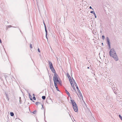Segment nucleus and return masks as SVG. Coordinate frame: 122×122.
Listing matches in <instances>:
<instances>
[{"mask_svg": "<svg viewBox=\"0 0 122 122\" xmlns=\"http://www.w3.org/2000/svg\"><path fill=\"white\" fill-rule=\"evenodd\" d=\"M29 97H30V100H32V99L31 96H30V95L29 96Z\"/></svg>", "mask_w": 122, "mask_h": 122, "instance_id": "ddd939ff", "label": "nucleus"}, {"mask_svg": "<svg viewBox=\"0 0 122 122\" xmlns=\"http://www.w3.org/2000/svg\"><path fill=\"white\" fill-rule=\"evenodd\" d=\"M69 81L71 84V85L72 86L73 89L74 90L76 91V89L75 87H74V84L71 79H70V80H69Z\"/></svg>", "mask_w": 122, "mask_h": 122, "instance_id": "423d86ee", "label": "nucleus"}, {"mask_svg": "<svg viewBox=\"0 0 122 122\" xmlns=\"http://www.w3.org/2000/svg\"><path fill=\"white\" fill-rule=\"evenodd\" d=\"M41 104V106H42V107H43V105L42 104Z\"/></svg>", "mask_w": 122, "mask_h": 122, "instance_id": "393cba45", "label": "nucleus"}, {"mask_svg": "<svg viewBox=\"0 0 122 122\" xmlns=\"http://www.w3.org/2000/svg\"><path fill=\"white\" fill-rule=\"evenodd\" d=\"M10 114L11 116H13L14 115V113L12 112H11L10 113Z\"/></svg>", "mask_w": 122, "mask_h": 122, "instance_id": "9d476101", "label": "nucleus"}, {"mask_svg": "<svg viewBox=\"0 0 122 122\" xmlns=\"http://www.w3.org/2000/svg\"><path fill=\"white\" fill-rule=\"evenodd\" d=\"M87 68H88V69H89V67H87Z\"/></svg>", "mask_w": 122, "mask_h": 122, "instance_id": "bb28decb", "label": "nucleus"}, {"mask_svg": "<svg viewBox=\"0 0 122 122\" xmlns=\"http://www.w3.org/2000/svg\"><path fill=\"white\" fill-rule=\"evenodd\" d=\"M119 117H120V118L121 120H122V117L120 115H119Z\"/></svg>", "mask_w": 122, "mask_h": 122, "instance_id": "4468645a", "label": "nucleus"}, {"mask_svg": "<svg viewBox=\"0 0 122 122\" xmlns=\"http://www.w3.org/2000/svg\"><path fill=\"white\" fill-rule=\"evenodd\" d=\"M49 67L50 69L53 73H55V71L54 67H53L52 63L50 61H49Z\"/></svg>", "mask_w": 122, "mask_h": 122, "instance_id": "39448f33", "label": "nucleus"}, {"mask_svg": "<svg viewBox=\"0 0 122 122\" xmlns=\"http://www.w3.org/2000/svg\"><path fill=\"white\" fill-rule=\"evenodd\" d=\"M90 12L92 13H93L94 14V13H95V12H94L93 11H91Z\"/></svg>", "mask_w": 122, "mask_h": 122, "instance_id": "aec40b11", "label": "nucleus"}, {"mask_svg": "<svg viewBox=\"0 0 122 122\" xmlns=\"http://www.w3.org/2000/svg\"><path fill=\"white\" fill-rule=\"evenodd\" d=\"M67 76L69 79V81L70 80V79H71V77L67 73Z\"/></svg>", "mask_w": 122, "mask_h": 122, "instance_id": "0eeeda50", "label": "nucleus"}, {"mask_svg": "<svg viewBox=\"0 0 122 122\" xmlns=\"http://www.w3.org/2000/svg\"><path fill=\"white\" fill-rule=\"evenodd\" d=\"M54 76L53 77L54 83H57V84L61 83V82L58 78V76L55 73Z\"/></svg>", "mask_w": 122, "mask_h": 122, "instance_id": "f03ea898", "label": "nucleus"}, {"mask_svg": "<svg viewBox=\"0 0 122 122\" xmlns=\"http://www.w3.org/2000/svg\"><path fill=\"white\" fill-rule=\"evenodd\" d=\"M56 90H57V91H59V89H58V87H56Z\"/></svg>", "mask_w": 122, "mask_h": 122, "instance_id": "6ab92c4d", "label": "nucleus"}, {"mask_svg": "<svg viewBox=\"0 0 122 122\" xmlns=\"http://www.w3.org/2000/svg\"><path fill=\"white\" fill-rule=\"evenodd\" d=\"M42 98L43 99H45L46 98V97L45 96H43L42 97Z\"/></svg>", "mask_w": 122, "mask_h": 122, "instance_id": "f8f14e48", "label": "nucleus"}, {"mask_svg": "<svg viewBox=\"0 0 122 122\" xmlns=\"http://www.w3.org/2000/svg\"><path fill=\"white\" fill-rule=\"evenodd\" d=\"M71 102L73 105V108L75 112H77L78 111L77 106L76 103L73 100H71Z\"/></svg>", "mask_w": 122, "mask_h": 122, "instance_id": "7ed1b4c3", "label": "nucleus"}, {"mask_svg": "<svg viewBox=\"0 0 122 122\" xmlns=\"http://www.w3.org/2000/svg\"><path fill=\"white\" fill-rule=\"evenodd\" d=\"M41 104V103L40 102H37L36 103V105L37 106L39 104Z\"/></svg>", "mask_w": 122, "mask_h": 122, "instance_id": "1a4fd4ad", "label": "nucleus"}, {"mask_svg": "<svg viewBox=\"0 0 122 122\" xmlns=\"http://www.w3.org/2000/svg\"><path fill=\"white\" fill-rule=\"evenodd\" d=\"M36 111H33V113L34 114H35V113H36Z\"/></svg>", "mask_w": 122, "mask_h": 122, "instance_id": "5701e85b", "label": "nucleus"}, {"mask_svg": "<svg viewBox=\"0 0 122 122\" xmlns=\"http://www.w3.org/2000/svg\"><path fill=\"white\" fill-rule=\"evenodd\" d=\"M30 48L31 49H32V45L31 44H30Z\"/></svg>", "mask_w": 122, "mask_h": 122, "instance_id": "2eb2a0df", "label": "nucleus"}, {"mask_svg": "<svg viewBox=\"0 0 122 122\" xmlns=\"http://www.w3.org/2000/svg\"><path fill=\"white\" fill-rule=\"evenodd\" d=\"M89 8H90V9H92L93 10V9H92V7H91V6H90V7H89Z\"/></svg>", "mask_w": 122, "mask_h": 122, "instance_id": "b1692460", "label": "nucleus"}, {"mask_svg": "<svg viewBox=\"0 0 122 122\" xmlns=\"http://www.w3.org/2000/svg\"><path fill=\"white\" fill-rule=\"evenodd\" d=\"M54 83V84H55V86L56 88L57 87V83Z\"/></svg>", "mask_w": 122, "mask_h": 122, "instance_id": "9b49d317", "label": "nucleus"}, {"mask_svg": "<svg viewBox=\"0 0 122 122\" xmlns=\"http://www.w3.org/2000/svg\"><path fill=\"white\" fill-rule=\"evenodd\" d=\"M74 84H75V85L76 86H76H77L76 84V83H74Z\"/></svg>", "mask_w": 122, "mask_h": 122, "instance_id": "412c9836", "label": "nucleus"}, {"mask_svg": "<svg viewBox=\"0 0 122 122\" xmlns=\"http://www.w3.org/2000/svg\"><path fill=\"white\" fill-rule=\"evenodd\" d=\"M45 30H46V33L47 32V30H46V29H45Z\"/></svg>", "mask_w": 122, "mask_h": 122, "instance_id": "a878e982", "label": "nucleus"}, {"mask_svg": "<svg viewBox=\"0 0 122 122\" xmlns=\"http://www.w3.org/2000/svg\"><path fill=\"white\" fill-rule=\"evenodd\" d=\"M76 88L78 92V93H77V94L78 96V97H79L81 100V99L83 100L82 95L78 86H76Z\"/></svg>", "mask_w": 122, "mask_h": 122, "instance_id": "20e7f679", "label": "nucleus"}, {"mask_svg": "<svg viewBox=\"0 0 122 122\" xmlns=\"http://www.w3.org/2000/svg\"><path fill=\"white\" fill-rule=\"evenodd\" d=\"M109 54L116 61L118 60L117 56L115 51L113 49H111L109 52Z\"/></svg>", "mask_w": 122, "mask_h": 122, "instance_id": "f257e3e1", "label": "nucleus"}, {"mask_svg": "<svg viewBox=\"0 0 122 122\" xmlns=\"http://www.w3.org/2000/svg\"><path fill=\"white\" fill-rule=\"evenodd\" d=\"M94 15L95 16V18H96L97 17V16L95 14V13H94Z\"/></svg>", "mask_w": 122, "mask_h": 122, "instance_id": "dca6fc26", "label": "nucleus"}, {"mask_svg": "<svg viewBox=\"0 0 122 122\" xmlns=\"http://www.w3.org/2000/svg\"><path fill=\"white\" fill-rule=\"evenodd\" d=\"M102 37L103 39H104L105 37L104 36H102Z\"/></svg>", "mask_w": 122, "mask_h": 122, "instance_id": "a211bd4d", "label": "nucleus"}, {"mask_svg": "<svg viewBox=\"0 0 122 122\" xmlns=\"http://www.w3.org/2000/svg\"><path fill=\"white\" fill-rule=\"evenodd\" d=\"M33 100H35L36 99V98H35V97H33Z\"/></svg>", "mask_w": 122, "mask_h": 122, "instance_id": "f3484780", "label": "nucleus"}, {"mask_svg": "<svg viewBox=\"0 0 122 122\" xmlns=\"http://www.w3.org/2000/svg\"><path fill=\"white\" fill-rule=\"evenodd\" d=\"M66 92V93L69 96L70 95V94L68 92V91L66 90H65Z\"/></svg>", "mask_w": 122, "mask_h": 122, "instance_id": "6e6552de", "label": "nucleus"}, {"mask_svg": "<svg viewBox=\"0 0 122 122\" xmlns=\"http://www.w3.org/2000/svg\"><path fill=\"white\" fill-rule=\"evenodd\" d=\"M38 51L40 52V51L39 48H38Z\"/></svg>", "mask_w": 122, "mask_h": 122, "instance_id": "4be33fe9", "label": "nucleus"}]
</instances>
